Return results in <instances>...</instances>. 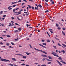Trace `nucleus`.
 <instances>
[{
  "label": "nucleus",
  "mask_w": 66,
  "mask_h": 66,
  "mask_svg": "<svg viewBox=\"0 0 66 66\" xmlns=\"http://www.w3.org/2000/svg\"><path fill=\"white\" fill-rule=\"evenodd\" d=\"M24 13H25V14H28V13L26 12H24Z\"/></svg>",
  "instance_id": "43"
},
{
  "label": "nucleus",
  "mask_w": 66,
  "mask_h": 66,
  "mask_svg": "<svg viewBox=\"0 0 66 66\" xmlns=\"http://www.w3.org/2000/svg\"><path fill=\"white\" fill-rule=\"evenodd\" d=\"M51 54H53V55L55 56H56L57 57H59V56H58V55H56L57 54L55 53L54 52H52Z\"/></svg>",
  "instance_id": "1"
},
{
  "label": "nucleus",
  "mask_w": 66,
  "mask_h": 66,
  "mask_svg": "<svg viewBox=\"0 0 66 66\" xmlns=\"http://www.w3.org/2000/svg\"><path fill=\"white\" fill-rule=\"evenodd\" d=\"M62 45L63 46H64V47H66V45H65L63 44H62Z\"/></svg>",
  "instance_id": "21"
},
{
  "label": "nucleus",
  "mask_w": 66,
  "mask_h": 66,
  "mask_svg": "<svg viewBox=\"0 0 66 66\" xmlns=\"http://www.w3.org/2000/svg\"><path fill=\"white\" fill-rule=\"evenodd\" d=\"M58 45L59 46H60V47H61V45H60V44L59 43H58Z\"/></svg>",
  "instance_id": "40"
},
{
  "label": "nucleus",
  "mask_w": 66,
  "mask_h": 66,
  "mask_svg": "<svg viewBox=\"0 0 66 66\" xmlns=\"http://www.w3.org/2000/svg\"><path fill=\"white\" fill-rule=\"evenodd\" d=\"M49 30L50 31V32H51V34H52L53 33V30L51 29H49Z\"/></svg>",
  "instance_id": "6"
},
{
  "label": "nucleus",
  "mask_w": 66,
  "mask_h": 66,
  "mask_svg": "<svg viewBox=\"0 0 66 66\" xmlns=\"http://www.w3.org/2000/svg\"><path fill=\"white\" fill-rule=\"evenodd\" d=\"M21 61H22V62H24V60H21Z\"/></svg>",
  "instance_id": "48"
},
{
  "label": "nucleus",
  "mask_w": 66,
  "mask_h": 66,
  "mask_svg": "<svg viewBox=\"0 0 66 66\" xmlns=\"http://www.w3.org/2000/svg\"><path fill=\"white\" fill-rule=\"evenodd\" d=\"M19 8H16V9H15L16 11L17 10H19Z\"/></svg>",
  "instance_id": "50"
},
{
  "label": "nucleus",
  "mask_w": 66,
  "mask_h": 66,
  "mask_svg": "<svg viewBox=\"0 0 66 66\" xmlns=\"http://www.w3.org/2000/svg\"><path fill=\"white\" fill-rule=\"evenodd\" d=\"M0 59H1L0 60H1V61H4V62H11L9 60H7L6 59H2V58L0 56Z\"/></svg>",
  "instance_id": "2"
},
{
  "label": "nucleus",
  "mask_w": 66,
  "mask_h": 66,
  "mask_svg": "<svg viewBox=\"0 0 66 66\" xmlns=\"http://www.w3.org/2000/svg\"><path fill=\"white\" fill-rule=\"evenodd\" d=\"M29 1H31V2H33V0H29Z\"/></svg>",
  "instance_id": "59"
},
{
  "label": "nucleus",
  "mask_w": 66,
  "mask_h": 66,
  "mask_svg": "<svg viewBox=\"0 0 66 66\" xmlns=\"http://www.w3.org/2000/svg\"><path fill=\"white\" fill-rule=\"evenodd\" d=\"M46 60V59L43 58L42 59V60H43V61H45Z\"/></svg>",
  "instance_id": "31"
},
{
  "label": "nucleus",
  "mask_w": 66,
  "mask_h": 66,
  "mask_svg": "<svg viewBox=\"0 0 66 66\" xmlns=\"http://www.w3.org/2000/svg\"><path fill=\"white\" fill-rule=\"evenodd\" d=\"M15 55H20V56H22V55L21 54H15Z\"/></svg>",
  "instance_id": "22"
},
{
  "label": "nucleus",
  "mask_w": 66,
  "mask_h": 66,
  "mask_svg": "<svg viewBox=\"0 0 66 66\" xmlns=\"http://www.w3.org/2000/svg\"><path fill=\"white\" fill-rule=\"evenodd\" d=\"M12 60L14 61H16V59L15 58H12Z\"/></svg>",
  "instance_id": "13"
},
{
  "label": "nucleus",
  "mask_w": 66,
  "mask_h": 66,
  "mask_svg": "<svg viewBox=\"0 0 66 66\" xmlns=\"http://www.w3.org/2000/svg\"><path fill=\"white\" fill-rule=\"evenodd\" d=\"M22 29L21 28H19L18 29L19 31H21Z\"/></svg>",
  "instance_id": "12"
},
{
  "label": "nucleus",
  "mask_w": 66,
  "mask_h": 66,
  "mask_svg": "<svg viewBox=\"0 0 66 66\" xmlns=\"http://www.w3.org/2000/svg\"><path fill=\"white\" fill-rule=\"evenodd\" d=\"M26 26H27V27H28L29 26H31V25H29L28 24H27Z\"/></svg>",
  "instance_id": "41"
},
{
  "label": "nucleus",
  "mask_w": 66,
  "mask_h": 66,
  "mask_svg": "<svg viewBox=\"0 0 66 66\" xmlns=\"http://www.w3.org/2000/svg\"><path fill=\"white\" fill-rule=\"evenodd\" d=\"M62 33L63 34V35H64L65 36V35H66L65 32H64V31H62Z\"/></svg>",
  "instance_id": "16"
},
{
  "label": "nucleus",
  "mask_w": 66,
  "mask_h": 66,
  "mask_svg": "<svg viewBox=\"0 0 66 66\" xmlns=\"http://www.w3.org/2000/svg\"><path fill=\"white\" fill-rule=\"evenodd\" d=\"M58 30H60L61 29V28L60 27H58L57 28Z\"/></svg>",
  "instance_id": "37"
},
{
  "label": "nucleus",
  "mask_w": 66,
  "mask_h": 66,
  "mask_svg": "<svg viewBox=\"0 0 66 66\" xmlns=\"http://www.w3.org/2000/svg\"><path fill=\"white\" fill-rule=\"evenodd\" d=\"M14 14H18V12H15Z\"/></svg>",
  "instance_id": "45"
},
{
  "label": "nucleus",
  "mask_w": 66,
  "mask_h": 66,
  "mask_svg": "<svg viewBox=\"0 0 66 66\" xmlns=\"http://www.w3.org/2000/svg\"><path fill=\"white\" fill-rule=\"evenodd\" d=\"M21 14V12H18V14H16V15H19V14Z\"/></svg>",
  "instance_id": "14"
},
{
  "label": "nucleus",
  "mask_w": 66,
  "mask_h": 66,
  "mask_svg": "<svg viewBox=\"0 0 66 66\" xmlns=\"http://www.w3.org/2000/svg\"><path fill=\"white\" fill-rule=\"evenodd\" d=\"M22 58H23V59H26V58H27V56H24L22 57Z\"/></svg>",
  "instance_id": "17"
},
{
  "label": "nucleus",
  "mask_w": 66,
  "mask_h": 66,
  "mask_svg": "<svg viewBox=\"0 0 66 66\" xmlns=\"http://www.w3.org/2000/svg\"><path fill=\"white\" fill-rule=\"evenodd\" d=\"M17 18L19 20H20V19H19V18L17 17Z\"/></svg>",
  "instance_id": "44"
},
{
  "label": "nucleus",
  "mask_w": 66,
  "mask_h": 66,
  "mask_svg": "<svg viewBox=\"0 0 66 66\" xmlns=\"http://www.w3.org/2000/svg\"><path fill=\"white\" fill-rule=\"evenodd\" d=\"M53 47H54V48H56V46H53Z\"/></svg>",
  "instance_id": "52"
},
{
  "label": "nucleus",
  "mask_w": 66,
  "mask_h": 66,
  "mask_svg": "<svg viewBox=\"0 0 66 66\" xmlns=\"http://www.w3.org/2000/svg\"><path fill=\"white\" fill-rule=\"evenodd\" d=\"M15 6H16V5H14L13 7H15Z\"/></svg>",
  "instance_id": "61"
},
{
  "label": "nucleus",
  "mask_w": 66,
  "mask_h": 66,
  "mask_svg": "<svg viewBox=\"0 0 66 66\" xmlns=\"http://www.w3.org/2000/svg\"><path fill=\"white\" fill-rule=\"evenodd\" d=\"M34 49L35 50H37V51H41V52H43V53H45V54H47V52H46L45 51H44L42 50H38V49H36V48H34Z\"/></svg>",
  "instance_id": "3"
},
{
  "label": "nucleus",
  "mask_w": 66,
  "mask_h": 66,
  "mask_svg": "<svg viewBox=\"0 0 66 66\" xmlns=\"http://www.w3.org/2000/svg\"><path fill=\"white\" fill-rule=\"evenodd\" d=\"M7 37H11V36H10L9 35H8L7 36Z\"/></svg>",
  "instance_id": "62"
},
{
  "label": "nucleus",
  "mask_w": 66,
  "mask_h": 66,
  "mask_svg": "<svg viewBox=\"0 0 66 66\" xmlns=\"http://www.w3.org/2000/svg\"><path fill=\"white\" fill-rule=\"evenodd\" d=\"M58 52H59V53H61V51H59Z\"/></svg>",
  "instance_id": "63"
},
{
  "label": "nucleus",
  "mask_w": 66,
  "mask_h": 66,
  "mask_svg": "<svg viewBox=\"0 0 66 66\" xmlns=\"http://www.w3.org/2000/svg\"><path fill=\"white\" fill-rule=\"evenodd\" d=\"M17 3V2H12V4H15V3Z\"/></svg>",
  "instance_id": "11"
},
{
  "label": "nucleus",
  "mask_w": 66,
  "mask_h": 66,
  "mask_svg": "<svg viewBox=\"0 0 66 66\" xmlns=\"http://www.w3.org/2000/svg\"><path fill=\"white\" fill-rule=\"evenodd\" d=\"M42 66H46V65L45 64L41 65Z\"/></svg>",
  "instance_id": "60"
},
{
  "label": "nucleus",
  "mask_w": 66,
  "mask_h": 66,
  "mask_svg": "<svg viewBox=\"0 0 66 66\" xmlns=\"http://www.w3.org/2000/svg\"><path fill=\"white\" fill-rule=\"evenodd\" d=\"M10 48H13V47L9 46Z\"/></svg>",
  "instance_id": "39"
},
{
  "label": "nucleus",
  "mask_w": 66,
  "mask_h": 66,
  "mask_svg": "<svg viewBox=\"0 0 66 66\" xmlns=\"http://www.w3.org/2000/svg\"><path fill=\"white\" fill-rule=\"evenodd\" d=\"M11 44L12 45H15V44H14L13 42H11Z\"/></svg>",
  "instance_id": "33"
},
{
  "label": "nucleus",
  "mask_w": 66,
  "mask_h": 66,
  "mask_svg": "<svg viewBox=\"0 0 66 66\" xmlns=\"http://www.w3.org/2000/svg\"><path fill=\"white\" fill-rule=\"evenodd\" d=\"M25 65V64L24 63H23L21 64V65H22L23 66H24Z\"/></svg>",
  "instance_id": "38"
},
{
  "label": "nucleus",
  "mask_w": 66,
  "mask_h": 66,
  "mask_svg": "<svg viewBox=\"0 0 66 66\" xmlns=\"http://www.w3.org/2000/svg\"><path fill=\"white\" fill-rule=\"evenodd\" d=\"M14 40H15V41H18V38L15 39Z\"/></svg>",
  "instance_id": "26"
},
{
  "label": "nucleus",
  "mask_w": 66,
  "mask_h": 66,
  "mask_svg": "<svg viewBox=\"0 0 66 66\" xmlns=\"http://www.w3.org/2000/svg\"><path fill=\"white\" fill-rule=\"evenodd\" d=\"M15 10H16V9H14L13 10V13H15Z\"/></svg>",
  "instance_id": "28"
},
{
  "label": "nucleus",
  "mask_w": 66,
  "mask_h": 66,
  "mask_svg": "<svg viewBox=\"0 0 66 66\" xmlns=\"http://www.w3.org/2000/svg\"><path fill=\"white\" fill-rule=\"evenodd\" d=\"M29 45L30 46V47L31 48H32V47L31 44H29Z\"/></svg>",
  "instance_id": "34"
},
{
  "label": "nucleus",
  "mask_w": 66,
  "mask_h": 66,
  "mask_svg": "<svg viewBox=\"0 0 66 66\" xmlns=\"http://www.w3.org/2000/svg\"><path fill=\"white\" fill-rule=\"evenodd\" d=\"M47 34H48V36H49L50 37V34H49V33L48 32H47Z\"/></svg>",
  "instance_id": "36"
},
{
  "label": "nucleus",
  "mask_w": 66,
  "mask_h": 66,
  "mask_svg": "<svg viewBox=\"0 0 66 66\" xmlns=\"http://www.w3.org/2000/svg\"><path fill=\"white\" fill-rule=\"evenodd\" d=\"M45 1L46 2H48V0H45Z\"/></svg>",
  "instance_id": "57"
},
{
  "label": "nucleus",
  "mask_w": 66,
  "mask_h": 66,
  "mask_svg": "<svg viewBox=\"0 0 66 66\" xmlns=\"http://www.w3.org/2000/svg\"><path fill=\"white\" fill-rule=\"evenodd\" d=\"M0 45H3V43L2 42L0 43Z\"/></svg>",
  "instance_id": "53"
},
{
  "label": "nucleus",
  "mask_w": 66,
  "mask_h": 66,
  "mask_svg": "<svg viewBox=\"0 0 66 66\" xmlns=\"http://www.w3.org/2000/svg\"><path fill=\"white\" fill-rule=\"evenodd\" d=\"M45 5H47V6H48V4L47 3L45 2Z\"/></svg>",
  "instance_id": "23"
},
{
  "label": "nucleus",
  "mask_w": 66,
  "mask_h": 66,
  "mask_svg": "<svg viewBox=\"0 0 66 66\" xmlns=\"http://www.w3.org/2000/svg\"><path fill=\"white\" fill-rule=\"evenodd\" d=\"M60 62L63 63V64H66V62L63 60H61L60 61Z\"/></svg>",
  "instance_id": "5"
},
{
  "label": "nucleus",
  "mask_w": 66,
  "mask_h": 66,
  "mask_svg": "<svg viewBox=\"0 0 66 66\" xmlns=\"http://www.w3.org/2000/svg\"><path fill=\"white\" fill-rule=\"evenodd\" d=\"M48 57L50 59H51V60H52V57H51V56H48Z\"/></svg>",
  "instance_id": "25"
},
{
  "label": "nucleus",
  "mask_w": 66,
  "mask_h": 66,
  "mask_svg": "<svg viewBox=\"0 0 66 66\" xmlns=\"http://www.w3.org/2000/svg\"><path fill=\"white\" fill-rule=\"evenodd\" d=\"M22 1L21 0H19L18 2H17L19 3V2H21Z\"/></svg>",
  "instance_id": "30"
},
{
  "label": "nucleus",
  "mask_w": 66,
  "mask_h": 66,
  "mask_svg": "<svg viewBox=\"0 0 66 66\" xmlns=\"http://www.w3.org/2000/svg\"><path fill=\"white\" fill-rule=\"evenodd\" d=\"M55 39H56V40H60L59 39H57V38L56 37H55Z\"/></svg>",
  "instance_id": "35"
},
{
  "label": "nucleus",
  "mask_w": 66,
  "mask_h": 66,
  "mask_svg": "<svg viewBox=\"0 0 66 66\" xmlns=\"http://www.w3.org/2000/svg\"><path fill=\"white\" fill-rule=\"evenodd\" d=\"M26 7V6H23L22 7V8H24V7Z\"/></svg>",
  "instance_id": "58"
},
{
  "label": "nucleus",
  "mask_w": 66,
  "mask_h": 66,
  "mask_svg": "<svg viewBox=\"0 0 66 66\" xmlns=\"http://www.w3.org/2000/svg\"><path fill=\"white\" fill-rule=\"evenodd\" d=\"M47 42H50V41L48 39L47 40Z\"/></svg>",
  "instance_id": "55"
},
{
  "label": "nucleus",
  "mask_w": 66,
  "mask_h": 66,
  "mask_svg": "<svg viewBox=\"0 0 66 66\" xmlns=\"http://www.w3.org/2000/svg\"><path fill=\"white\" fill-rule=\"evenodd\" d=\"M42 42H44L45 40H41Z\"/></svg>",
  "instance_id": "64"
},
{
  "label": "nucleus",
  "mask_w": 66,
  "mask_h": 66,
  "mask_svg": "<svg viewBox=\"0 0 66 66\" xmlns=\"http://www.w3.org/2000/svg\"><path fill=\"white\" fill-rule=\"evenodd\" d=\"M11 18L12 19H15V18H14L13 17H12Z\"/></svg>",
  "instance_id": "49"
},
{
  "label": "nucleus",
  "mask_w": 66,
  "mask_h": 66,
  "mask_svg": "<svg viewBox=\"0 0 66 66\" xmlns=\"http://www.w3.org/2000/svg\"><path fill=\"white\" fill-rule=\"evenodd\" d=\"M46 60H47V61H50V62H51V60L48 59H47V58H46Z\"/></svg>",
  "instance_id": "20"
},
{
  "label": "nucleus",
  "mask_w": 66,
  "mask_h": 66,
  "mask_svg": "<svg viewBox=\"0 0 66 66\" xmlns=\"http://www.w3.org/2000/svg\"><path fill=\"white\" fill-rule=\"evenodd\" d=\"M35 64H36V65H38V63H35Z\"/></svg>",
  "instance_id": "56"
},
{
  "label": "nucleus",
  "mask_w": 66,
  "mask_h": 66,
  "mask_svg": "<svg viewBox=\"0 0 66 66\" xmlns=\"http://www.w3.org/2000/svg\"><path fill=\"white\" fill-rule=\"evenodd\" d=\"M58 59L59 60H62V57H61L60 56L58 58Z\"/></svg>",
  "instance_id": "9"
},
{
  "label": "nucleus",
  "mask_w": 66,
  "mask_h": 66,
  "mask_svg": "<svg viewBox=\"0 0 66 66\" xmlns=\"http://www.w3.org/2000/svg\"><path fill=\"white\" fill-rule=\"evenodd\" d=\"M6 45L7 46H9V45H10V44H9L7 43L6 44Z\"/></svg>",
  "instance_id": "47"
},
{
  "label": "nucleus",
  "mask_w": 66,
  "mask_h": 66,
  "mask_svg": "<svg viewBox=\"0 0 66 66\" xmlns=\"http://www.w3.org/2000/svg\"><path fill=\"white\" fill-rule=\"evenodd\" d=\"M2 13H3V11H1L0 12V15H2Z\"/></svg>",
  "instance_id": "24"
},
{
  "label": "nucleus",
  "mask_w": 66,
  "mask_h": 66,
  "mask_svg": "<svg viewBox=\"0 0 66 66\" xmlns=\"http://www.w3.org/2000/svg\"><path fill=\"white\" fill-rule=\"evenodd\" d=\"M61 52H63V54H64V53H65V51H64V50H62V51H61Z\"/></svg>",
  "instance_id": "10"
},
{
  "label": "nucleus",
  "mask_w": 66,
  "mask_h": 66,
  "mask_svg": "<svg viewBox=\"0 0 66 66\" xmlns=\"http://www.w3.org/2000/svg\"><path fill=\"white\" fill-rule=\"evenodd\" d=\"M12 26V25L11 24V23H9V25H8L9 26Z\"/></svg>",
  "instance_id": "46"
},
{
  "label": "nucleus",
  "mask_w": 66,
  "mask_h": 66,
  "mask_svg": "<svg viewBox=\"0 0 66 66\" xmlns=\"http://www.w3.org/2000/svg\"><path fill=\"white\" fill-rule=\"evenodd\" d=\"M15 32H18V30H15L14 31Z\"/></svg>",
  "instance_id": "42"
},
{
  "label": "nucleus",
  "mask_w": 66,
  "mask_h": 66,
  "mask_svg": "<svg viewBox=\"0 0 66 66\" xmlns=\"http://www.w3.org/2000/svg\"><path fill=\"white\" fill-rule=\"evenodd\" d=\"M45 13H48V12H49V10H46V11H45Z\"/></svg>",
  "instance_id": "27"
},
{
  "label": "nucleus",
  "mask_w": 66,
  "mask_h": 66,
  "mask_svg": "<svg viewBox=\"0 0 66 66\" xmlns=\"http://www.w3.org/2000/svg\"><path fill=\"white\" fill-rule=\"evenodd\" d=\"M39 45H40V46L41 47H43V48H44L45 49H46V47L44 46L43 45L40 44H39Z\"/></svg>",
  "instance_id": "4"
},
{
  "label": "nucleus",
  "mask_w": 66,
  "mask_h": 66,
  "mask_svg": "<svg viewBox=\"0 0 66 66\" xmlns=\"http://www.w3.org/2000/svg\"><path fill=\"white\" fill-rule=\"evenodd\" d=\"M43 57H47L48 58V57L46 55H41Z\"/></svg>",
  "instance_id": "7"
},
{
  "label": "nucleus",
  "mask_w": 66,
  "mask_h": 66,
  "mask_svg": "<svg viewBox=\"0 0 66 66\" xmlns=\"http://www.w3.org/2000/svg\"><path fill=\"white\" fill-rule=\"evenodd\" d=\"M10 7H12V6H9L8 7V9H9V10H11L12 9V8H10Z\"/></svg>",
  "instance_id": "8"
},
{
  "label": "nucleus",
  "mask_w": 66,
  "mask_h": 66,
  "mask_svg": "<svg viewBox=\"0 0 66 66\" xmlns=\"http://www.w3.org/2000/svg\"><path fill=\"white\" fill-rule=\"evenodd\" d=\"M62 29L63 30H66V28H63Z\"/></svg>",
  "instance_id": "32"
},
{
  "label": "nucleus",
  "mask_w": 66,
  "mask_h": 66,
  "mask_svg": "<svg viewBox=\"0 0 66 66\" xmlns=\"http://www.w3.org/2000/svg\"><path fill=\"white\" fill-rule=\"evenodd\" d=\"M56 27H59V25L57 23H56Z\"/></svg>",
  "instance_id": "29"
},
{
  "label": "nucleus",
  "mask_w": 66,
  "mask_h": 66,
  "mask_svg": "<svg viewBox=\"0 0 66 66\" xmlns=\"http://www.w3.org/2000/svg\"><path fill=\"white\" fill-rule=\"evenodd\" d=\"M26 54H27V55H29V54H31V53H26Z\"/></svg>",
  "instance_id": "18"
},
{
  "label": "nucleus",
  "mask_w": 66,
  "mask_h": 66,
  "mask_svg": "<svg viewBox=\"0 0 66 66\" xmlns=\"http://www.w3.org/2000/svg\"><path fill=\"white\" fill-rule=\"evenodd\" d=\"M9 65H10V66H13V65L11 64H9Z\"/></svg>",
  "instance_id": "54"
},
{
  "label": "nucleus",
  "mask_w": 66,
  "mask_h": 66,
  "mask_svg": "<svg viewBox=\"0 0 66 66\" xmlns=\"http://www.w3.org/2000/svg\"><path fill=\"white\" fill-rule=\"evenodd\" d=\"M25 4V3H23L22 4V5H24V4Z\"/></svg>",
  "instance_id": "51"
},
{
  "label": "nucleus",
  "mask_w": 66,
  "mask_h": 66,
  "mask_svg": "<svg viewBox=\"0 0 66 66\" xmlns=\"http://www.w3.org/2000/svg\"><path fill=\"white\" fill-rule=\"evenodd\" d=\"M38 6L39 7H40V8H42V6L40 4H39V5H38Z\"/></svg>",
  "instance_id": "15"
},
{
  "label": "nucleus",
  "mask_w": 66,
  "mask_h": 66,
  "mask_svg": "<svg viewBox=\"0 0 66 66\" xmlns=\"http://www.w3.org/2000/svg\"><path fill=\"white\" fill-rule=\"evenodd\" d=\"M42 44L44 46H45V45H46V43H43Z\"/></svg>",
  "instance_id": "19"
}]
</instances>
